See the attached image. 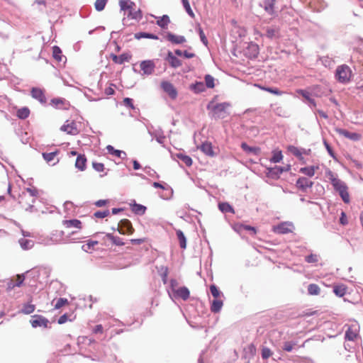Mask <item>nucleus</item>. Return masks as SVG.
Returning <instances> with one entry per match:
<instances>
[{"label": "nucleus", "mask_w": 363, "mask_h": 363, "mask_svg": "<svg viewBox=\"0 0 363 363\" xmlns=\"http://www.w3.org/2000/svg\"><path fill=\"white\" fill-rule=\"evenodd\" d=\"M20 244L25 250L29 249L31 247V241L26 239H21L20 240Z\"/></svg>", "instance_id": "338daca9"}, {"label": "nucleus", "mask_w": 363, "mask_h": 363, "mask_svg": "<svg viewBox=\"0 0 363 363\" xmlns=\"http://www.w3.org/2000/svg\"><path fill=\"white\" fill-rule=\"evenodd\" d=\"M134 37L135 39L140 40V38H150L153 40H157L158 37L157 35L149 33H145V32H140L137 33L134 35Z\"/></svg>", "instance_id": "e433bc0d"}, {"label": "nucleus", "mask_w": 363, "mask_h": 363, "mask_svg": "<svg viewBox=\"0 0 363 363\" xmlns=\"http://www.w3.org/2000/svg\"><path fill=\"white\" fill-rule=\"evenodd\" d=\"M308 291L310 295H318L320 292V289L317 284H311L308 286Z\"/></svg>", "instance_id": "c03bdc74"}, {"label": "nucleus", "mask_w": 363, "mask_h": 363, "mask_svg": "<svg viewBox=\"0 0 363 363\" xmlns=\"http://www.w3.org/2000/svg\"><path fill=\"white\" fill-rule=\"evenodd\" d=\"M69 304V301L65 298H60L56 301V303L54 306L55 309H59L62 306H67Z\"/></svg>", "instance_id": "3c124183"}, {"label": "nucleus", "mask_w": 363, "mask_h": 363, "mask_svg": "<svg viewBox=\"0 0 363 363\" xmlns=\"http://www.w3.org/2000/svg\"><path fill=\"white\" fill-rule=\"evenodd\" d=\"M30 109L28 107L18 108L16 111V116L20 119H26L30 115Z\"/></svg>", "instance_id": "473e14b6"}, {"label": "nucleus", "mask_w": 363, "mask_h": 363, "mask_svg": "<svg viewBox=\"0 0 363 363\" xmlns=\"http://www.w3.org/2000/svg\"><path fill=\"white\" fill-rule=\"evenodd\" d=\"M25 279V276L23 274H17L15 279H11L7 284V289L9 290H12L15 287H19L22 285L23 281Z\"/></svg>", "instance_id": "f3484780"}, {"label": "nucleus", "mask_w": 363, "mask_h": 363, "mask_svg": "<svg viewBox=\"0 0 363 363\" xmlns=\"http://www.w3.org/2000/svg\"><path fill=\"white\" fill-rule=\"evenodd\" d=\"M294 230V225L291 222H281L272 227V231L277 234H287L292 233Z\"/></svg>", "instance_id": "0eeeda50"}, {"label": "nucleus", "mask_w": 363, "mask_h": 363, "mask_svg": "<svg viewBox=\"0 0 363 363\" xmlns=\"http://www.w3.org/2000/svg\"><path fill=\"white\" fill-rule=\"evenodd\" d=\"M296 92L304 97L308 101H312V99L310 97V94L308 91L303 89H298Z\"/></svg>", "instance_id": "774afa93"}, {"label": "nucleus", "mask_w": 363, "mask_h": 363, "mask_svg": "<svg viewBox=\"0 0 363 363\" xmlns=\"http://www.w3.org/2000/svg\"><path fill=\"white\" fill-rule=\"evenodd\" d=\"M191 89H193L195 92H201L205 89L204 84L203 82H197L191 86Z\"/></svg>", "instance_id": "4d7b16f0"}, {"label": "nucleus", "mask_w": 363, "mask_h": 363, "mask_svg": "<svg viewBox=\"0 0 363 363\" xmlns=\"http://www.w3.org/2000/svg\"><path fill=\"white\" fill-rule=\"evenodd\" d=\"M328 178L334 189L339 193L342 201L345 203H349L350 202V197L346 184L337 178L330 171L328 172Z\"/></svg>", "instance_id": "7ed1b4c3"}, {"label": "nucleus", "mask_w": 363, "mask_h": 363, "mask_svg": "<svg viewBox=\"0 0 363 363\" xmlns=\"http://www.w3.org/2000/svg\"><path fill=\"white\" fill-rule=\"evenodd\" d=\"M121 10L128 11V17L132 19L140 20L142 18V12L140 9H137L135 4L130 0H121L119 1Z\"/></svg>", "instance_id": "20e7f679"}, {"label": "nucleus", "mask_w": 363, "mask_h": 363, "mask_svg": "<svg viewBox=\"0 0 363 363\" xmlns=\"http://www.w3.org/2000/svg\"><path fill=\"white\" fill-rule=\"evenodd\" d=\"M247 50L250 52V57H257L259 54V47L255 43H250L247 46Z\"/></svg>", "instance_id": "f704fd0d"}, {"label": "nucleus", "mask_w": 363, "mask_h": 363, "mask_svg": "<svg viewBox=\"0 0 363 363\" xmlns=\"http://www.w3.org/2000/svg\"><path fill=\"white\" fill-rule=\"evenodd\" d=\"M272 355V352L268 347H263L262 349V357L264 359H268Z\"/></svg>", "instance_id": "0e129e2a"}, {"label": "nucleus", "mask_w": 363, "mask_h": 363, "mask_svg": "<svg viewBox=\"0 0 363 363\" xmlns=\"http://www.w3.org/2000/svg\"><path fill=\"white\" fill-rule=\"evenodd\" d=\"M118 231L122 235H132L134 232V228L128 219H123L118 223Z\"/></svg>", "instance_id": "1a4fd4ad"}, {"label": "nucleus", "mask_w": 363, "mask_h": 363, "mask_svg": "<svg viewBox=\"0 0 363 363\" xmlns=\"http://www.w3.org/2000/svg\"><path fill=\"white\" fill-rule=\"evenodd\" d=\"M347 287L345 284H339L333 286V292L339 297H343L347 293Z\"/></svg>", "instance_id": "cd10ccee"}, {"label": "nucleus", "mask_w": 363, "mask_h": 363, "mask_svg": "<svg viewBox=\"0 0 363 363\" xmlns=\"http://www.w3.org/2000/svg\"><path fill=\"white\" fill-rule=\"evenodd\" d=\"M35 306L33 304H25L23 305L21 312L23 314H30L34 312Z\"/></svg>", "instance_id": "a18cd8bd"}, {"label": "nucleus", "mask_w": 363, "mask_h": 363, "mask_svg": "<svg viewBox=\"0 0 363 363\" xmlns=\"http://www.w3.org/2000/svg\"><path fill=\"white\" fill-rule=\"evenodd\" d=\"M62 225L63 230H57L52 234V240L56 242H73L77 239L74 235L83 228L82 221L78 219L64 220Z\"/></svg>", "instance_id": "f257e3e1"}, {"label": "nucleus", "mask_w": 363, "mask_h": 363, "mask_svg": "<svg viewBox=\"0 0 363 363\" xmlns=\"http://www.w3.org/2000/svg\"><path fill=\"white\" fill-rule=\"evenodd\" d=\"M357 336V330L352 326L348 328L345 333V338L348 340H354Z\"/></svg>", "instance_id": "72a5a7b5"}, {"label": "nucleus", "mask_w": 363, "mask_h": 363, "mask_svg": "<svg viewBox=\"0 0 363 363\" xmlns=\"http://www.w3.org/2000/svg\"><path fill=\"white\" fill-rule=\"evenodd\" d=\"M86 156L82 154H79L75 162V167L79 171H84L86 167Z\"/></svg>", "instance_id": "a878e982"}, {"label": "nucleus", "mask_w": 363, "mask_h": 363, "mask_svg": "<svg viewBox=\"0 0 363 363\" xmlns=\"http://www.w3.org/2000/svg\"><path fill=\"white\" fill-rule=\"evenodd\" d=\"M199 149L202 151V152L208 157H213L216 155V153L213 150V145L210 142H204L199 147Z\"/></svg>", "instance_id": "b1692460"}, {"label": "nucleus", "mask_w": 363, "mask_h": 363, "mask_svg": "<svg viewBox=\"0 0 363 363\" xmlns=\"http://www.w3.org/2000/svg\"><path fill=\"white\" fill-rule=\"evenodd\" d=\"M205 82H206V85L208 88H213L215 86L214 78L212 76H211L210 74L206 75Z\"/></svg>", "instance_id": "13d9d810"}, {"label": "nucleus", "mask_w": 363, "mask_h": 363, "mask_svg": "<svg viewBox=\"0 0 363 363\" xmlns=\"http://www.w3.org/2000/svg\"><path fill=\"white\" fill-rule=\"evenodd\" d=\"M130 59V56L128 54H122L121 55H113L112 60L115 63L121 65L125 62H128Z\"/></svg>", "instance_id": "c9c22d12"}, {"label": "nucleus", "mask_w": 363, "mask_h": 363, "mask_svg": "<svg viewBox=\"0 0 363 363\" xmlns=\"http://www.w3.org/2000/svg\"><path fill=\"white\" fill-rule=\"evenodd\" d=\"M30 323L33 328L43 327L45 328L48 327L49 320L40 315H34L31 316Z\"/></svg>", "instance_id": "f8f14e48"}, {"label": "nucleus", "mask_w": 363, "mask_h": 363, "mask_svg": "<svg viewBox=\"0 0 363 363\" xmlns=\"http://www.w3.org/2000/svg\"><path fill=\"white\" fill-rule=\"evenodd\" d=\"M37 195L38 191L36 189L28 188L26 192L23 193L20 203H23L24 200L29 199H30L31 203H28V206H32L33 203L35 202V199L37 197Z\"/></svg>", "instance_id": "dca6fc26"}, {"label": "nucleus", "mask_w": 363, "mask_h": 363, "mask_svg": "<svg viewBox=\"0 0 363 363\" xmlns=\"http://www.w3.org/2000/svg\"><path fill=\"white\" fill-rule=\"evenodd\" d=\"M218 208L223 213H234L233 208L226 202L220 203L218 204Z\"/></svg>", "instance_id": "79ce46f5"}, {"label": "nucleus", "mask_w": 363, "mask_h": 363, "mask_svg": "<svg viewBox=\"0 0 363 363\" xmlns=\"http://www.w3.org/2000/svg\"><path fill=\"white\" fill-rule=\"evenodd\" d=\"M58 152L57 150L49 153L43 152V157L47 162H50L54 160Z\"/></svg>", "instance_id": "de8ad7c7"}, {"label": "nucleus", "mask_w": 363, "mask_h": 363, "mask_svg": "<svg viewBox=\"0 0 363 363\" xmlns=\"http://www.w3.org/2000/svg\"><path fill=\"white\" fill-rule=\"evenodd\" d=\"M93 168L97 172H103L104 170V164L100 162H94L92 163Z\"/></svg>", "instance_id": "69168bd1"}, {"label": "nucleus", "mask_w": 363, "mask_h": 363, "mask_svg": "<svg viewBox=\"0 0 363 363\" xmlns=\"http://www.w3.org/2000/svg\"><path fill=\"white\" fill-rule=\"evenodd\" d=\"M173 293L174 296L181 298L184 301L187 300L190 295L189 290L185 286L179 287L177 289H173Z\"/></svg>", "instance_id": "393cba45"}, {"label": "nucleus", "mask_w": 363, "mask_h": 363, "mask_svg": "<svg viewBox=\"0 0 363 363\" xmlns=\"http://www.w3.org/2000/svg\"><path fill=\"white\" fill-rule=\"evenodd\" d=\"M231 104L228 102L217 104L212 109L213 117L216 118H225L229 115L228 110Z\"/></svg>", "instance_id": "423d86ee"}, {"label": "nucleus", "mask_w": 363, "mask_h": 363, "mask_svg": "<svg viewBox=\"0 0 363 363\" xmlns=\"http://www.w3.org/2000/svg\"><path fill=\"white\" fill-rule=\"evenodd\" d=\"M290 165H287L286 167H269L267 169V176L272 179H278L281 174L284 172H288L290 170Z\"/></svg>", "instance_id": "9b49d317"}, {"label": "nucleus", "mask_w": 363, "mask_h": 363, "mask_svg": "<svg viewBox=\"0 0 363 363\" xmlns=\"http://www.w3.org/2000/svg\"><path fill=\"white\" fill-rule=\"evenodd\" d=\"M50 105L57 109L68 110L70 104L68 101L63 98H54L50 101Z\"/></svg>", "instance_id": "4468645a"}, {"label": "nucleus", "mask_w": 363, "mask_h": 363, "mask_svg": "<svg viewBox=\"0 0 363 363\" xmlns=\"http://www.w3.org/2000/svg\"><path fill=\"white\" fill-rule=\"evenodd\" d=\"M313 182L309 180L306 177H300L298 179L296 183V186L298 189H301L303 191H306L308 188H310L313 186Z\"/></svg>", "instance_id": "6ab92c4d"}, {"label": "nucleus", "mask_w": 363, "mask_h": 363, "mask_svg": "<svg viewBox=\"0 0 363 363\" xmlns=\"http://www.w3.org/2000/svg\"><path fill=\"white\" fill-rule=\"evenodd\" d=\"M31 96L38 100L40 104H45L47 99L45 96V91L38 87H33L30 91Z\"/></svg>", "instance_id": "ddd939ff"}, {"label": "nucleus", "mask_w": 363, "mask_h": 363, "mask_svg": "<svg viewBox=\"0 0 363 363\" xmlns=\"http://www.w3.org/2000/svg\"><path fill=\"white\" fill-rule=\"evenodd\" d=\"M131 209L134 213H135L137 214L143 215L145 213V212L146 211V207L141 204L134 203L132 206Z\"/></svg>", "instance_id": "37998d69"}, {"label": "nucleus", "mask_w": 363, "mask_h": 363, "mask_svg": "<svg viewBox=\"0 0 363 363\" xmlns=\"http://www.w3.org/2000/svg\"><path fill=\"white\" fill-rule=\"evenodd\" d=\"M167 60L168 61L171 67L174 68L179 67L182 65L181 60L174 55H173L172 52H168Z\"/></svg>", "instance_id": "bb28decb"}, {"label": "nucleus", "mask_w": 363, "mask_h": 363, "mask_svg": "<svg viewBox=\"0 0 363 363\" xmlns=\"http://www.w3.org/2000/svg\"><path fill=\"white\" fill-rule=\"evenodd\" d=\"M258 88H259L262 90L266 91L267 92H269L271 94L280 96L283 94L281 91L278 89L277 88H272V87H266L261 85H256Z\"/></svg>", "instance_id": "a19ab883"}, {"label": "nucleus", "mask_w": 363, "mask_h": 363, "mask_svg": "<svg viewBox=\"0 0 363 363\" xmlns=\"http://www.w3.org/2000/svg\"><path fill=\"white\" fill-rule=\"evenodd\" d=\"M352 72L347 65H342L337 67L335 77L339 82L347 83L351 80Z\"/></svg>", "instance_id": "39448f33"}, {"label": "nucleus", "mask_w": 363, "mask_h": 363, "mask_svg": "<svg viewBox=\"0 0 363 363\" xmlns=\"http://www.w3.org/2000/svg\"><path fill=\"white\" fill-rule=\"evenodd\" d=\"M107 0H96L94 6L96 11H101L104 9Z\"/></svg>", "instance_id": "864d4df0"}, {"label": "nucleus", "mask_w": 363, "mask_h": 363, "mask_svg": "<svg viewBox=\"0 0 363 363\" xmlns=\"http://www.w3.org/2000/svg\"><path fill=\"white\" fill-rule=\"evenodd\" d=\"M210 291L213 296L214 299L220 298V296L221 295L220 291L218 290L216 286L215 285H211L210 286Z\"/></svg>", "instance_id": "6e6d98bb"}, {"label": "nucleus", "mask_w": 363, "mask_h": 363, "mask_svg": "<svg viewBox=\"0 0 363 363\" xmlns=\"http://www.w3.org/2000/svg\"><path fill=\"white\" fill-rule=\"evenodd\" d=\"M106 236L111 240V242L118 246H121L124 245V242H123L122 239L119 237L113 236V235L108 233L106 235Z\"/></svg>", "instance_id": "603ef678"}, {"label": "nucleus", "mask_w": 363, "mask_h": 363, "mask_svg": "<svg viewBox=\"0 0 363 363\" xmlns=\"http://www.w3.org/2000/svg\"><path fill=\"white\" fill-rule=\"evenodd\" d=\"M169 23L170 19L167 15H163L162 17H159L157 21V25L162 28H167Z\"/></svg>", "instance_id": "2f4dec72"}, {"label": "nucleus", "mask_w": 363, "mask_h": 363, "mask_svg": "<svg viewBox=\"0 0 363 363\" xmlns=\"http://www.w3.org/2000/svg\"><path fill=\"white\" fill-rule=\"evenodd\" d=\"M161 87L171 99H174L177 96V91L173 84L169 82L163 81L161 82Z\"/></svg>", "instance_id": "2eb2a0df"}, {"label": "nucleus", "mask_w": 363, "mask_h": 363, "mask_svg": "<svg viewBox=\"0 0 363 363\" xmlns=\"http://www.w3.org/2000/svg\"><path fill=\"white\" fill-rule=\"evenodd\" d=\"M71 315L72 314L68 315L67 313H65L64 315H61L57 320L58 324L62 325L67 321H72V319L70 318Z\"/></svg>", "instance_id": "bf43d9fd"}, {"label": "nucleus", "mask_w": 363, "mask_h": 363, "mask_svg": "<svg viewBox=\"0 0 363 363\" xmlns=\"http://www.w3.org/2000/svg\"><path fill=\"white\" fill-rule=\"evenodd\" d=\"M245 352L250 357H253L256 354V347L254 344H250L245 349Z\"/></svg>", "instance_id": "8fccbe9b"}, {"label": "nucleus", "mask_w": 363, "mask_h": 363, "mask_svg": "<svg viewBox=\"0 0 363 363\" xmlns=\"http://www.w3.org/2000/svg\"><path fill=\"white\" fill-rule=\"evenodd\" d=\"M52 56L57 62H62L64 56L62 55V50L58 46L52 48Z\"/></svg>", "instance_id": "4c0bfd02"}, {"label": "nucleus", "mask_w": 363, "mask_h": 363, "mask_svg": "<svg viewBox=\"0 0 363 363\" xmlns=\"http://www.w3.org/2000/svg\"><path fill=\"white\" fill-rule=\"evenodd\" d=\"M279 29L276 28H267L266 35L269 38L278 37Z\"/></svg>", "instance_id": "09e8293b"}, {"label": "nucleus", "mask_w": 363, "mask_h": 363, "mask_svg": "<svg viewBox=\"0 0 363 363\" xmlns=\"http://www.w3.org/2000/svg\"><path fill=\"white\" fill-rule=\"evenodd\" d=\"M109 213H109L108 210H105L103 211H98L94 213V217L96 218H104L108 216L109 215Z\"/></svg>", "instance_id": "680f3d73"}, {"label": "nucleus", "mask_w": 363, "mask_h": 363, "mask_svg": "<svg viewBox=\"0 0 363 363\" xmlns=\"http://www.w3.org/2000/svg\"><path fill=\"white\" fill-rule=\"evenodd\" d=\"M109 152H111L112 155L118 157H121V155H125V153L123 151H121V150H114L113 147L111 145H108L107 147Z\"/></svg>", "instance_id": "e2e57ef3"}, {"label": "nucleus", "mask_w": 363, "mask_h": 363, "mask_svg": "<svg viewBox=\"0 0 363 363\" xmlns=\"http://www.w3.org/2000/svg\"><path fill=\"white\" fill-rule=\"evenodd\" d=\"M318 166L306 167L301 168L299 172L308 177H312L314 176L315 170L318 169Z\"/></svg>", "instance_id": "c85d7f7f"}, {"label": "nucleus", "mask_w": 363, "mask_h": 363, "mask_svg": "<svg viewBox=\"0 0 363 363\" xmlns=\"http://www.w3.org/2000/svg\"><path fill=\"white\" fill-rule=\"evenodd\" d=\"M287 150L296 157L303 164L306 163V161L304 160L303 155H309L311 152L310 149L306 150L303 148H298L294 145L288 146Z\"/></svg>", "instance_id": "6e6552de"}, {"label": "nucleus", "mask_w": 363, "mask_h": 363, "mask_svg": "<svg viewBox=\"0 0 363 363\" xmlns=\"http://www.w3.org/2000/svg\"><path fill=\"white\" fill-rule=\"evenodd\" d=\"M223 303L220 298L214 299L211 305V311L213 313H218L223 307Z\"/></svg>", "instance_id": "7c9ffc66"}, {"label": "nucleus", "mask_w": 363, "mask_h": 363, "mask_svg": "<svg viewBox=\"0 0 363 363\" xmlns=\"http://www.w3.org/2000/svg\"><path fill=\"white\" fill-rule=\"evenodd\" d=\"M176 234L179 242L180 247L182 249H185L186 247V240L184 233L181 230H177Z\"/></svg>", "instance_id": "58836bf2"}, {"label": "nucleus", "mask_w": 363, "mask_h": 363, "mask_svg": "<svg viewBox=\"0 0 363 363\" xmlns=\"http://www.w3.org/2000/svg\"><path fill=\"white\" fill-rule=\"evenodd\" d=\"M275 4L276 0H263L261 6L269 15L273 16L275 13Z\"/></svg>", "instance_id": "a211bd4d"}, {"label": "nucleus", "mask_w": 363, "mask_h": 363, "mask_svg": "<svg viewBox=\"0 0 363 363\" xmlns=\"http://www.w3.org/2000/svg\"><path fill=\"white\" fill-rule=\"evenodd\" d=\"M62 225L63 230H57L52 234V240L56 242H73L77 239L74 235L83 228L82 221L78 219L64 220Z\"/></svg>", "instance_id": "f03ea898"}, {"label": "nucleus", "mask_w": 363, "mask_h": 363, "mask_svg": "<svg viewBox=\"0 0 363 363\" xmlns=\"http://www.w3.org/2000/svg\"><path fill=\"white\" fill-rule=\"evenodd\" d=\"M308 263H316L318 262V256L316 254H311L305 257Z\"/></svg>", "instance_id": "052dcab7"}, {"label": "nucleus", "mask_w": 363, "mask_h": 363, "mask_svg": "<svg viewBox=\"0 0 363 363\" xmlns=\"http://www.w3.org/2000/svg\"><path fill=\"white\" fill-rule=\"evenodd\" d=\"M242 149L247 152L252 153L255 155H257L260 153V148L258 147H250L246 143H242L241 144Z\"/></svg>", "instance_id": "c756f323"}, {"label": "nucleus", "mask_w": 363, "mask_h": 363, "mask_svg": "<svg viewBox=\"0 0 363 363\" xmlns=\"http://www.w3.org/2000/svg\"><path fill=\"white\" fill-rule=\"evenodd\" d=\"M99 242L96 240H88L82 245V250L86 252L91 253L96 249Z\"/></svg>", "instance_id": "5701e85b"}, {"label": "nucleus", "mask_w": 363, "mask_h": 363, "mask_svg": "<svg viewBox=\"0 0 363 363\" xmlns=\"http://www.w3.org/2000/svg\"><path fill=\"white\" fill-rule=\"evenodd\" d=\"M336 131L340 135H341L350 140H352L353 141H357L361 139V135L357 133L350 132L345 129H341V128L337 129Z\"/></svg>", "instance_id": "aec40b11"}, {"label": "nucleus", "mask_w": 363, "mask_h": 363, "mask_svg": "<svg viewBox=\"0 0 363 363\" xmlns=\"http://www.w3.org/2000/svg\"><path fill=\"white\" fill-rule=\"evenodd\" d=\"M177 157L180 159L187 167L191 166L192 160L189 156L179 153L177 155Z\"/></svg>", "instance_id": "49530a36"}, {"label": "nucleus", "mask_w": 363, "mask_h": 363, "mask_svg": "<svg viewBox=\"0 0 363 363\" xmlns=\"http://www.w3.org/2000/svg\"><path fill=\"white\" fill-rule=\"evenodd\" d=\"M60 130L67 134L76 135L79 133L76 122L74 121H66L61 126Z\"/></svg>", "instance_id": "9d476101"}, {"label": "nucleus", "mask_w": 363, "mask_h": 363, "mask_svg": "<svg viewBox=\"0 0 363 363\" xmlns=\"http://www.w3.org/2000/svg\"><path fill=\"white\" fill-rule=\"evenodd\" d=\"M167 40L172 44H182L186 42V38L182 35H177L172 33H167L165 35Z\"/></svg>", "instance_id": "4be33fe9"}, {"label": "nucleus", "mask_w": 363, "mask_h": 363, "mask_svg": "<svg viewBox=\"0 0 363 363\" xmlns=\"http://www.w3.org/2000/svg\"><path fill=\"white\" fill-rule=\"evenodd\" d=\"M283 155L281 150H274L272 151V157L270 159V162L273 163H277L282 160Z\"/></svg>", "instance_id": "ea45409f"}, {"label": "nucleus", "mask_w": 363, "mask_h": 363, "mask_svg": "<svg viewBox=\"0 0 363 363\" xmlns=\"http://www.w3.org/2000/svg\"><path fill=\"white\" fill-rule=\"evenodd\" d=\"M182 4L186 10V11L187 12V13L191 16V17H194V13L190 6V4H189V0H182Z\"/></svg>", "instance_id": "5fc2aeb1"}, {"label": "nucleus", "mask_w": 363, "mask_h": 363, "mask_svg": "<svg viewBox=\"0 0 363 363\" xmlns=\"http://www.w3.org/2000/svg\"><path fill=\"white\" fill-rule=\"evenodd\" d=\"M140 67L145 74H151L155 69V64L151 60L143 61L140 63Z\"/></svg>", "instance_id": "412c9836"}]
</instances>
